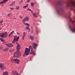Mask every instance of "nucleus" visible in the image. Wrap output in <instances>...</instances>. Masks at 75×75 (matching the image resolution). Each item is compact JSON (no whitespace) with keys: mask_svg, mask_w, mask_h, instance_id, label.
<instances>
[{"mask_svg":"<svg viewBox=\"0 0 75 75\" xmlns=\"http://www.w3.org/2000/svg\"><path fill=\"white\" fill-rule=\"evenodd\" d=\"M2 75H8V71H5L3 73Z\"/></svg>","mask_w":75,"mask_h":75,"instance_id":"nucleus-11","label":"nucleus"},{"mask_svg":"<svg viewBox=\"0 0 75 75\" xmlns=\"http://www.w3.org/2000/svg\"><path fill=\"white\" fill-rule=\"evenodd\" d=\"M0 40H1V41H3V39L2 38H0Z\"/></svg>","mask_w":75,"mask_h":75,"instance_id":"nucleus-32","label":"nucleus"},{"mask_svg":"<svg viewBox=\"0 0 75 75\" xmlns=\"http://www.w3.org/2000/svg\"><path fill=\"white\" fill-rule=\"evenodd\" d=\"M19 17H20V18H22V19H23V17H22V16H19Z\"/></svg>","mask_w":75,"mask_h":75,"instance_id":"nucleus-38","label":"nucleus"},{"mask_svg":"<svg viewBox=\"0 0 75 75\" xmlns=\"http://www.w3.org/2000/svg\"><path fill=\"white\" fill-rule=\"evenodd\" d=\"M31 11V12H33V11L32 10H31V11Z\"/></svg>","mask_w":75,"mask_h":75,"instance_id":"nucleus-42","label":"nucleus"},{"mask_svg":"<svg viewBox=\"0 0 75 75\" xmlns=\"http://www.w3.org/2000/svg\"><path fill=\"white\" fill-rule=\"evenodd\" d=\"M16 61H15L16 63H17L18 64H20V59H16Z\"/></svg>","mask_w":75,"mask_h":75,"instance_id":"nucleus-8","label":"nucleus"},{"mask_svg":"<svg viewBox=\"0 0 75 75\" xmlns=\"http://www.w3.org/2000/svg\"><path fill=\"white\" fill-rule=\"evenodd\" d=\"M28 6H24L23 7V8H26V7H28Z\"/></svg>","mask_w":75,"mask_h":75,"instance_id":"nucleus-28","label":"nucleus"},{"mask_svg":"<svg viewBox=\"0 0 75 75\" xmlns=\"http://www.w3.org/2000/svg\"><path fill=\"white\" fill-rule=\"evenodd\" d=\"M23 35H25V36H26V33L25 32H24L23 33Z\"/></svg>","mask_w":75,"mask_h":75,"instance_id":"nucleus-27","label":"nucleus"},{"mask_svg":"<svg viewBox=\"0 0 75 75\" xmlns=\"http://www.w3.org/2000/svg\"><path fill=\"white\" fill-rule=\"evenodd\" d=\"M2 48H3V47H2V46L0 47V50H2Z\"/></svg>","mask_w":75,"mask_h":75,"instance_id":"nucleus-33","label":"nucleus"},{"mask_svg":"<svg viewBox=\"0 0 75 75\" xmlns=\"http://www.w3.org/2000/svg\"><path fill=\"white\" fill-rule=\"evenodd\" d=\"M71 31L73 32H75V26H74V28L73 29H71Z\"/></svg>","mask_w":75,"mask_h":75,"instance_id":"nucleus-19","label":"nucleus"},{"mask_svg":"<svg viewBox=\"0 0 75 75\" xmlns=\"http://www.w3.org/2000/svg\"><path fill=\"white\" fill-rule=\"evenodd\" d=\"M16 34H17L18 35H21V34H20V33H18V32H16Z\"/></svg>","mask_w":75,"mask_h":75,"instance_id":"nucleus-29","label":"nucleus"},{"mask_svg":"<svg viewBox=\"0 0 75 75\" xmlns=\"http://www.w3.org/2000/svg\"><path fill=\"white\" fill-rule=\"evenodd\" d=\"M11 50H10V52H11Z\"/></svg>","mask_w":75,"mask_h":75,"instance_id":"nucleus-46","label":"nucleus"},{"mask_svg":"<svg viewBox=\"0 0 75 75\" xmlns=\"http://www.w3.org/2000/svg\"><path fill=\"white\" fill-rule=\"evenodd\" d=\"M10 9L12 10H14V8H11Z\"/></svg>","mask_w":75,"mask_h":75,"instance_id":"nucleus-36","label":"nucleus"},{"mask_svg":"<svg viewBox=\"0 0 75 75\" xmlns=\"http://www.w3.org/2000/svg\"><path fill=\"white\" fill-rule=\"evenodd\" d=\"M33 15L35 17H37V16L36 15V14L35 13H33Z\"/></svg>","mask_w":75,"mask_h":75,"instance_id":"nucleus-16","label":"nucleus"},{"mask_svg":"<svg viewBox=\"0 0 75 75\" xmlns=\"http://www.w3.org/2000/svg\"><path fill=\"white\" fill-rule=\"evenodd\" d=\"M22 21L23 23H25V21H26L25 19V18H23L22 20Z\"/></svg>","mask_w":75,"mask_h":75,"instance_id":"nucleus-18","label":"nucleus"},{"mask_svg":"<svg viewBox=\"0 0 75 75\" xmlns=\"http://www.w3.org/2000/svg\"><path fill=\"white\" fill-rule=\"evenodd\" d=\"M27 26H28V27H30V25L28 23L27 24Z\"/></svg>","mask_w":75,"mask_h":75,"instance_id":"nucleus-37","label":"nucleus"},{"mask_svg":"<svg viewBox=\"0 0 75 75\" xmlns=\"http://www.w3.org/2000/svg\"><path fill=\"white\" fill-rule=\"evenodd\" d=\"M1 14H0V15H1Z\"/></svg>","mask_w":75,"mask_h":75,"instance_id":"nucleus-49","label":"nucleus"},{"mask_svg":"<svg viewBox=\"0 0 75 75\" xmlns=\"http://www.w3.org/2000/svg\"><path fill=\"white\" fill-rule=\"evenodd\" d=\"M27 10L28 11H31V9L29 8H28V9H27Z\"/></svg>","mask_w":75,"mask_h":75,"instance_id":"nucleus-31","label":"nucleus"},{"mask_svg":"<svg viewBox=\"0 0 75 75\" xmlns=\"http://www.w3.org/2000/svg\"><path fill=\"white\" fill-rule=\"evenodd\" d=\"M23 2V0H22L19 3H20V4H21V3H22Z\"/></svg>","mask_w":75,"mask_h":75,"instance_id":"nucleus-35","label":"nucleus"},{"mask_svg":"<svg viewBox=\"0 0 75 75\" xmlns=\"http://www.w3.org/2000/svg\"><path fill=\"white\" fill-rule=\"evenodd\" d=\"M37 46H38V45L35 43H33V48L34 49H35L36 47H37Z\"/></svg>","mask_w":75,"mask_h":75,"instance_id":"nucleus-10","label":"nucleus"},{"mask_svg":"<svg viewBox=\"0 0 75 75\" xmlns=\"http://www.w3.org/2000/svg\"><path fill=\"white\" fill-rule=\"evenodd\" d=\"M26 21H28L29 20V18L28 17H26L25 18Z\"/></svg>","mask_w":75,"mask_h":75,"instance_id":"nucleus-15","label":"nucleus"},{"mask_svg":"<svg viewBox=\"0 0 75 75\" xmlns=\"http://www.w3.org/2000/svg\"><path fill=\"white\" fill-rule=\"evenodd\" d=\"M0 67L2 70H3L5 68H6V67L5 66V65H4V64L2 63H1L0 64Z\"/></svg>","mask_w":75,"mask_h":75,"instance_id":"nucleus-5","label":"nucleus"},{"mask_svg":"<svg viewBox=\"0 0 75 75\" xmlns=\"http://www.w3.org/2000/svg\"><path fill=\"white\" fill-rule=\"evenodd\" d=\"M16 44H18V43L16 42Z\"/></svg>","mask_w":75,"mask_h":75,"instance_id":"nucleus-44","label":"nucleus"},{"mask_svg":"<svg viewBox=\"0 0 75 75\" xmlns=\"http://www.w3.org/2000/svg\"><path fill=\"white\" fill-rule=\"evenodd\" d=\"M67 5L68 7L70 6L71 7H72V6H74L75 7V1H71L67 4Z\"/></svg>","mask_w":75,"mask_h":75,"instance_id":"nucleus-3","label":"nucleus"},{"mask_svg":"<svg viewBox=\"0 0 75 75\" xmlns=\"http://www.w3.org/2000/svg\"><path fill=\"white\" fill-rule=\"evenodd\" d=\"M11 13H9V14H8L7 15V16H8V17H9V16H10V14Z\"/></svg>","mask_w":75,"mask_h":75,"instance_id":"nucleus-34","label":"nucleus"},{"mask_svg":"<svg viewBox=\"0 0 75 75\" xmlns=\"http://www.w3.org/2000/svg\"><path fill=\"white\" fill-rule=\"evenodd\" d=\"M15 4V2H13L12 4H11L9 6H13V5H14Z\"/></svg>","mask_w":75,"mask_h":75,"instance_id":"nucleus-17","label":"nucleus"},{"mask_svg":"<svg viewBox=\"0 0 75 75\" xmlns=\"http://www.w3.org/2000/svg\"><path fill=\"white\" fill-rule=\"evenodd\" d=\"M14 32V31H12L10 33V35H9L8 37H10V35H13V34Z\"/></svg>","mask_w":75,"mask_h":75,"instance_id":"nucleus-14","label":"nucleus"},{"mask_svg":"<svg viewBox=\"0 0 75 75\" xmlns=\"http://www.w3.org/2000/svg\"><path fill=\"white\" fill-rule=\"evenodd\" d=\"M19 39V37L17 38L16 36H15L14 37V40L17 42L18 41V39Z\"/></svg>","mask_w":75,"mask_h":75,"instance_id":"nucleus-7","label":"nucleus"},{"mask_svg":"<svg viewBox=\"0 0 75 75\" xmlns=\"http://www.w3.org/2000/svg\"><path fill=\"white\" fill-rule=\"evenodd\" d=\"M9 0H4L3 1H1V2H0V4H3L4 3H6L7 1H8Z\"/></svg>","mask_w":75,"mask_h":75,"instance_id":"nucleus-9","label":"nucleus"},{"mask_svg":"<svg viewBox=\"0 0 75 75\" xmlns=\"http://www.w3.org/2000/svg\"><path fill=\"white\" fill-rule=\"evenodd\" d=\"M28 6V4H27V6Z\"/></svg>","mask_w":75,"mask_h":75,"instance_id":"nucleus-45","label":"nucleus"},{"mask_svg":"<svg viewBox=\"0 0 75 75\" xmlns=\"http://www.w3.org/2000/svg\"><path fill=\"white\" fill-rule=\"evenodd\" d=\"M16 8L17 10H19V6H16Z\"/></svg>","mask_w":75,"mask_h":75,"instance_id":"nucleus-25","label":"nucleus"},{"mask_svg":"<svg viewBox=\"0 0 75 75\" xmlns=\"http://www.w3.org/2000/svg\"><path fill=\"white\" fill-rule=\"evenodd\" d=\"M20 48H21V46H20V45L18 44L17 46V47H16V50H17V51H19L20 50Z\"/></svg>","mask_w":75,"mask_h":75,"instance_id":"nucleus-6","label":"nucleus"},{"mask_svg":"<svg viewBox=\"0 0 75 75\" xmlns=\"http://www.w3.org/2000/svg\"><path fill=\"white\" fill-rule=\"evenodd\" d=\"M13 47V45L11 43H10V47Z\"/></svg>","mask_w":75,"mask_h":75,"instance_id":"nucleus-21","label":"nucleus"},{"mask_svg":"<svg viewBox=\"0 0 75 75\" xmlns=\"http://www.w3.org/2000/svg\"><path fill=\"white\" fill-rule=\"evenodd\" d=\"M27 23H24V24H25V25H27Z\"/></svg>","mask_w":75,"mask_h":75,"instance_id":"nucleus-41","label":"nucleus"},{"mask_svg":"<svg viewBox=\"0 0 75 75\" xmlns=\"http://www.w3.org/2000/svg\"><path fill=\"white\" fill-rule=\"evenodd\" d=\"M20 54H21V52H20L17 51L16 52L14 53V55L13 57V58H19V57H21Z\"/></svg>","mask_w":75,"mask_h":75,"instance_id":"nucleus-2","label":"nucleus"},{"mask_svg":"<svg viewBox=\"0 0 75 75\" xmlns=\"http://www.w3.org/2000/svg\"><path fill=\"white\" fill-rule=\"evenodd\" d=\"M12 44H14L15 43V40H13V41L12 42Z\"/></svg>","mask_w":75,"mask_h":75,"instance_id":"nucleus-30","label":"nucleus"},{"mask_svg":"<svg viewBox=\"0 0 75 75\" xmlns=\"http://www.w3.org/2000/svg\"><path fill=\"white\" fill-rule=\"evenodd\" d=\"M14 19H16V18H14Z\"/></svg>","mask_w":75,"mask_h":75,"instance_id":"nucleus-47","label":"nucleus"},{"mask_svg":"<svg viewBox=\"0 0 75 75\" xmlns=\"http://www.w3.org/2000/svg\"><path fill=\"white\" fill-rule=\"evenodd\" d=\"M31 6H34V3H31Z\"/></svg>","mask_w":75,"mask_h":75,"instance_id":"nucleus-24","label":"nucleus"},{"mask_svg":"<svg viewBox=\"0 0 75 75\" xmlns=\"http://www.w3.org/2000/svg\"><path fill=\"white\" fill-rule=\"evenodd\" d=\"M30 38L31 40H34V36H30Z\"/></svg>","mask_w":75,"mask_h":75,"instance_id":"nucleus-12","label":"nucleus"},{"mask_svg":"<svg viewBox=\"0 0 75 75\" xmlns=\"http://www.w3.org/2000/svg\"><path fill=\"white\" fill-rule=\"evenodd\" d=\"M8 47H10V44H6Z\"/></svg>","mask_w":75,"mask_h":75,"instance_id":"nucleus-22","label":"nucleus"},{"mask_svg":"<svg viewBox=\"0 0 75 75\" xmlns=\"http://www.w3.org/2000/svg\"><path fill=\"white\" fill-rule=\"evenodd\" d=\"M1 23H2V22L1 21Z\"/></svg>","mask_w":75,"mask_h":75,"instance_id":"nucleus-43","label":"nucleus"},{"mask_svg":"<svg viewBox=\"0 0 75 75\" xmlns=\"http://www.w3.org/2000/svg\"><path fill=\"white\" fill-rule=\"evenodd\" d=\"M29 1H30V0H28L27 2L28 3L29 2Z\"/></svg>","mask_w":75,"mask_h":75,"instance_id":"nucleus-39","label":"nucleus"},{"mask_svg":"<svg viewBox=\"0 0 75 75\" xmlns=\"http://www.w3.org/2000/svg\"><path fill=\"white\" fill-rule=\"evenodd\" d=\"M30 49H31V51L30 54H33V55L35 54V52L33 51L34 48L32 46L30 45L29 47V49L27 48H25V53L23 54V57H25V55H28L30 52Z\"/></svg>","mask_w":75,"mask_h":75,"instance_id":"nucleus-1","label":"nucleus"},{"mask_svg":"<svg viewBox=\"0 0 75 75\" xmlns=\"http://www.w3.org/2000/svg\"><path fill=\"white\" fill-rule=\"evenodd\" d=\"M72 22H73V23H75V21H72Z\"/></svg>","mask_w":75,"mask_h":75,"instance_id":"nucleus-40","label":"nucleus"},{"mask_svg":"<svg viewBox=\"0 0 75 75\" xmlns=\"http://www.w3.org/2000/svg\"><path fill=\"white\" fill-rule=\"evenodd\" d=\"M0 36L1 37L4 38H5L8 36V33L7 32L1 33L0 34Z\"/></svg>","mask_w":75,"mask_h":75,"instance_id":"nucleus-4","label":"nucleus"},{"mask_svg":"<svg viewBox=\"0 0 75 75\" xmlns=\"http://www.w3.org/2000/svg\"><path fill=\"white\" fill-rule=\"evenodd\" d=\"M25 36L23 35V40H24V38H25Z\"/></svg>","mask_w":75,"mask_h":75,"instance_id":"nucleus-26","label":"nucleus"},{"mask_svg":"<svg viewBox=\"0 0 75 75\" xmlns=\"http://www.w3.org/2000/svg\"><path fill=\"white\" fill-rule=\"evenodd\" d=\"M27 29L29 30V31H30V29L28 27H26Z\"/></svg>","mask_w":75,"mask_h":75,"instance_id":"nucleus-23","label":"nucleus"},{"mask_svg":"<svg viewBox=\"0 0 75 75\" xmlns=\"http://www.w3.org/2000/svg\"><path fill=\"white\" fill-rule=\"evenodd\" d=\"M8 50V49L6 48L4 50V52H6V51H7Z\"/></svg>","mask_w":75,"mask_h":75,"instance_id":"nucleus-20","label":"nucleus"},{"mask_svg":"<svg viewBox=\"0 0 75 75\" xmlns=\"http://www.w3.org/2000/svg\"><path fill=\"white\" fill-rule=\"evenodd\" d=\"M1 27V26L0 25V27Z\"/></svg>","mask_w":75,"mask_h":75,"instance_id":"nucleus-48","label":"nucleus"},{"mask_svg":"<svg viewBox=\"0 0 75 75\" xmlns=\"http://www.w3.org/2000/svg\"><path fill=\"white\" fill-rule=\"evenodd\" d=\"M16 59H12L11 60V61L12 62H15L16 61Z\"/></svg>","mask_w":75,"mask_h":75,"instance_id":"nucleus-13","label":"nucleus"}]
</instances>
